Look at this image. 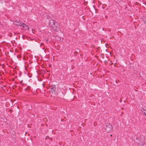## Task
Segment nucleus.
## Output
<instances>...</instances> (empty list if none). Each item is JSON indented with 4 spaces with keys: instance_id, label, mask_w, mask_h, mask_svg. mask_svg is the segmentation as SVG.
Wrapping results in <instances>:
<instances>
[{
    "instance_id": "1",
    "label": "nucleus",
    "mask_w": 146,
    "mask_h": 146,
    "mask_svg": "<svg viewBox=\"0 0 146 146\" xmlns=\"http://www.w3.org/2000/svg\"><path fill=\"white\" fill-rule=\"evenodd\" d=\"M50 91L52 94H57V91L56 89V86L55 85H52L50 88Z\"/></svg>"
},
{
    "instance_id": "4",
    "label": "nucleus",
    "mask_w": 146,
    "mask_h": 146,
    "mask_svg": "<svg viewBox=\"0 0 146 146\" xmlns=\"http://www.w3.org/2000/svg\"><path fill=\"white\" fill-rule=\"evenodd\" d=\"M22 26L25 30H29V27L24 23L22 24Z\"/></svg>"
},
{
    "instance_id": "7",
    "label": "nucleus",
    "mask_w": 146,
    "mask_h": 146,
    "mask_svg": "<svg viewBox=\"0 0 146 146\" xmlns=\"http://www.w3.org/2000/svg\"><path fill=\"white\" fill-rule=\"evenodd\" d=\"M42 44H43L42 43H41V44H40L41 45H42Z\"/></svg>"
},
{
    "instance_id": "3",
    "label": "nucleus",
    "mask_w": 146,
    "mask_h": 146,
    "mask_svg": "<svg viewBox=\"0 0 146 146\" xmlns=\"http://www.w3.org/2000/svg\"><path fill=\"white\" fill-rule=\"evenodd\" d=\"M112 128V126L111 125L108 124L106 125V130L107 132H109Z\"/></svg>"
},
{
    "instance_id": "9",
    "label": "nucleus",
    "mask_w": 146,
    "mask_h": 146,
    "mask_svg": "<svg viewBox=\"0 0 146 146\" xmlns=\"http://www.w3.org/2000/svg\"><path fill=\"white\" fill-rule=\"evenodd\" d=\"M123 112H121V114H122H122H123Z\"/></svg>"
},
{
    "instance_id": "5",
    "label": "nucleus",
    "mask_w": 146,
    "mask_h": 146,
    "mask_svg": "<svg viewBox=\"0 0 146 146\" xmlns=\"http://www.w3.org/2000/svg\"><path fill=\"white\" fill-rule=\"evenodd\" d=\"M15 24L18 26H21V25L22 26V25L20 21H15Z\"/></svg>"
},
{
    "instance_id": "6",
    "label": "nucleus",
    "mask_w": 146,
    "mask_h": 146,
    "mask_svg": "<svg viewBox=\"0 0 146 146\" xmlns=\"http://www.w3.org/2000/svg\"><path fill=\"white\" fill-rule=\"evenodd\" d=\"M34 30H34V29H32V31H33H33H34Z\"/></svg>"
},
{
    "instance_id": "8",
    "label": "nucleus",
    "mask_w": 146,
    "mask_h": 146,
    "mask_svg": "<svg viewBox=\"0 0 146 146\" xmlns=\"http://www.w3.org/2000/svg\"><path fill=\"white\" fill-rule=\"evenodd\" d=\"M123 112H121V114H122H122H123Z\"/></svg>"
},
{
    "instance_id": "2",
    "label": "nucleus",
    "mask_w": 146,
    "mask_h": 146,
    "mask_svg": "<svg viewBox=\"0 0 146 146\" xmlns=\"http://www.w3.org/2000/svg\"><path fill=\"white\" fill-rule=\"evenodd\" d=\"M54 21L52 20L50 23V25L51 26V27L55 31L56 30L57 27L55 25V23Z\"/></svg>"
}]
</instances>
